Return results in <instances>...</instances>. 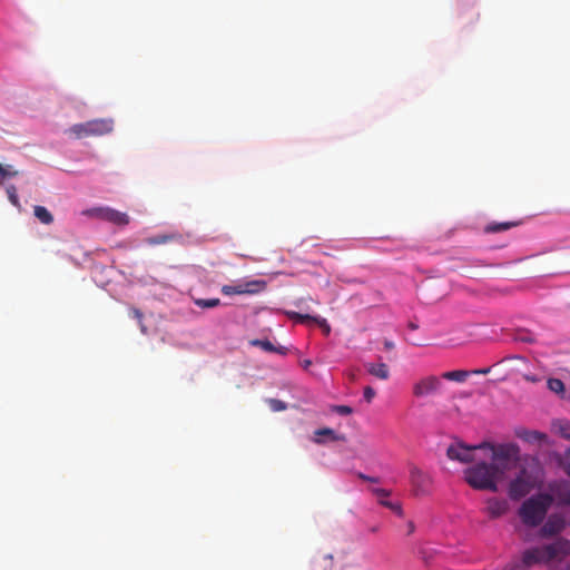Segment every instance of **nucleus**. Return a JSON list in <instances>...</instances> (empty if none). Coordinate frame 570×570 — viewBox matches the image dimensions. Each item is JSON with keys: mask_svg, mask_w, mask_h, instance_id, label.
Listing matches in <instances>:
<instances>
[{"mask_svg": "<svg viewBox=\"0 0 570 570\" xmlns=\"http://www.w3.org/2000/svg\"><path fill=\"white\" fill-rule=\"evenodd\" d=\"M474 446H468L463 443L452 444L446 450L448 458L461 463H471L475 461L474 451L476 449Z\"/></svg>", "mask_w": 570, "mask_h": 570, "instance_id": "8", "label": "nucleus"}, {"mask_svg": "<svg viewBox=\"0 0 570 570\" xmlns=\"http://www.w3.org/2000/svg\"><path fill=\"white\" fill-rule=\"evenodd\" d=\"M520 340L523 341V342H529L530 341V338L528 336L521 337Z\"/></svg>", "mask_w": 570, "mask_h": 570, "instance_id": "41", "label": "nucleus"}, {"mask_svg": "<svg viewBox=\"0 0 570 570\" xmlns=\"http://www.w3.org/2000/svg\"><path fill=\"white\" fill-rule=\"evenodd\" d=\"M303 367L306 370L311 365H312V362L309 360H305L303 363H302Z\"/></svg>", "mask_w": 570, "mask_h": 570, "instance_id": "39", "label": "nucleus"}, {"mask_svg": "<svg viewBox=\"0 0 570 570\" xmlns=\"http://www.w3.org/2000/svg\"><path fill=\"white\" fill-rule=\"evenodd\" d=\"M249 343L253 346L261 347L265 352L272 353L275 350V345H273V343L268 340L255 338V340H252Z\"/></svg>", "mask_w": 570, "mask_h": 570, "instance_id": "26", "label": "nucleus"}, {"mask_svg": "<svg viewBox=\"0 0 570 570\" xmlns=\"http://www.w3.org/2000/svg\"><path fill=\"white\" fill-rule=\"evenodd\" d=\"M145 242L150 246L164 245L174 242L180 243L183 242V236L179 233L158 234L146 238Z\"/></svg>", "mask_w": 570, "mask_h": 570, "instance_id": "15", "label": "nucleus"}, {"mask_svg": "<svg viewBox=\"0 0 570 570\" xmlns=\"http://www.w3.org/2000/svg\"><path fill=\"white\" fill-rule=\"evenodd\" d=\"M365 367L371 375L380 380L385 381L390 377V370L385 363H366Z\"/></svg>", "mask_w": 570, "mask_h": 570, "instance_id": "16", "label": "nucleus"}, {"mask_svg": "<svg viewBox=\"0 0 570 570\" xmlns=\"http://www.w3.org/2000/svg\"><path fill=\"white\" fill-rule=\"evenodd\" d=\"M285 313L288 318H291L294 322L299 323V324L314 323V321L316 320V316H312L309 314H301V313L293 312V311H287Z\"/></svg>", "mask_w": 570, "mask_h": 570, "instance_id": "21", "label": "nucleus"}, {"mask_svg": "<svg viewBox=\"0 0 570 570\" xmlns=\"http://www.w3.org/2000/svg\"><path fill=\"white\" fill-rule=\"evenodd\" d=\"M509 510V504L504 499L491 498L487 501L485 512L491 519H498L504 515Z\"/></svg>", "mask_w": 570, "mask_h": 570, "instance_id": "11", "label": "nucleus"}, {"mask_svg": "<svg viewBox=\"0 0 570 570\" xmlns=\"http://www.w3.org/2000/svg\"><path fill=\"white\" fill-rule=\"evenodd\" d=\"M104 208L105 207L89 208V209L83 210L82 214L86 216H89V217H95V218L101 219V216H102L101 212H104Z\"/></svg>", "mask_w": 570, "mask_h": 570, "instance_id": "28", "label": "nucleus"}, {"mask_svg": "<svg viewBox=\"0 0 570 570\" xmlns=\"http://www.w3.org/2000/svg\"><path fill=\"white\" fill-rule=\"evenodd\" d=\"M375 395H376V392L373 387H371V386L364 387L363 397L367 403H371L372 400L375 397Z\"/></svg>", "mask_w": 570, "mask_h": 570, "instance_id": "30", "label": "nucleus"}, {"mask_svg": "<svg viewBox=\"0 0 570 570\" xmlns=\"http://www.w3.org/2000/svg\"><path fill=\"white\" fill-rule=\"evenodd\" d=\"M357 476L363 480V481H367V482H373V483H377L379 482V479L377 478H373V476H368L364 473H357Z\"/></svg>", "mask_w": 570, "mask_h": 570, "instance_id": "33", "label": "nucleus"}, {"mask_svg": "<svg viewBox=\"0 0 570 570\" xmlns=\"http://www.w3.org/2000/svg\"><path fill=\"white\" fill-rule=\"evenodd\" d=\"M314 323H316L320 327H322L326 335L330 334L331 327L325 318L316 316V320L314 321Z\"/></svg>", "mask_w": 570, "mask_h": 570, "instance_id": "32", "label": "nucleus"}, {"mask_svg": "<svg viewBox=\"0 0 570 570\" xmlns=\"http://www.w3.org/2000/svg\"><path fill=\"white\" fill-rule=\"evenodd\" d=\"M325 560H328L331 563L333 562V556L331 553L324 556Z\"/></svg>", "mask_w": 570, "mask_h": 570, "instance_id": "40", "label": "nucleus"}, {"mask_svg": "<svg viewBox=\"0 0 570 570\" xmlns=\"http://www.w3.org/2000/svg\"><path fill=\"white\" fill-rule=\"evenodd\" d=\"M196 306L200 308H214L220 305L219 298H194Z\"/></svg>", "mask_w": 570, "mask_h": 570, "instance_id": "23", "label": "nucleus"}, {"mask_svg": "<svg viewBox=\"0 0 570 570\" xmlns=\"http://www.w3.org/2000/svg\"><path fill=\"white\" fill-rule=\"evenodd\" d=\"M515 435L531 444H541L548 441V435L537 430L519 429L515 431Z\"/></svg>", "mask_w": 570, "mask_h": 570, "instance_id": "13", "label": "nucleus"}, {"mask_svg": "<svg viewBox=\"0 0 570 570\" xmlns=\"http://www.w3.org/2000/svg\"><path fill=\"white\" fill-rule=\"evenodd\" d=\"M489 371H490L489 368H481V370L473 371V373H475V374H488Z\"/></svg>", "mask_w": 570, "mask_h": 570, "instance_id": "38", "label": "nucleus"}, {"mask_svg": "<svg viewBox=\"0 0 570 570\" xmlns=\"http://www.w3.org/2000/svg\"><path fill=\"white\" fill-rule=\"evenodd\" d=\"M553 429L560 436L570 441V422L566 420H559L553 423Z\"/></svg>", "mask_w": 570, "mask_h": 570, "instance_id": "22", "label": "nucleus"}, {"mask_svg": "<svg viewBox=\"0 0 570 570\" xmlns=\"http://www.w3.org/2000/svg\"><path fill=\"white\" fill-rule=\"evenodd\" d=\"M333 411L341 415H350L353 413V409L348 405H335Z\"/></svg>", "mask_w": 570, "mask_h": 570, "instance_id": "31", "label": "nucleus"}, {"mask_svg": "<svg viewBox=\"0 0 570 570\" xmlns=\"http://www.w3.org/2000/svg\"><path fill=\"white\" fill-rule=\"evenodd\" d=\"M266 282L263 279H253L236 285H223L222 293L226 296L242 295V294H257L264 291Z\"/></svg>", "mask_w": 570, "mask_h": 570, "instance_id": "6", "label": "nucleus"}, {"mask_svg": "<svg viewBox=\"0 0 570 570\" xmlns=\"http://www.w3.org/2000/svg\"><path fill=\"white\" fill-rule=\"evenodd\" d=\"M549 492L539 493L523 501L519 509V517L523 524L535 528L542 523L552 503L558 502L557 495L550 490Z\"/></svg>", "mask_w": 570, "mask_h": 570, "instance_id": "4", "label": "nucleus"}, {"mask_svg": "<svg viewBox=\"0 0 570 570\" xmlns=\"http://www.w3.org/2000/svg\"><path fill=\"white\" fill-rule=\"evenodd\" d=\"M322 436L328 438L331 441H345L344 435L336 434L334 430L330 428H322L314 432L313 442L317 444L324 443Z\"/></svg>", "mask_w": 570, "mask_h": 570, "instance_id": "17", "label": "nucleus"}, {"mask_svg": "<svg viewBox=\"0 0 570 570\" xmlns=\"http://www.w3.org/2000/svg\"><path fill=\"white\" fill-rule=\"evenodd\" d=\"M415 531V525L412 521L407 522V534H412Z\"/></svg>", "mask_w": 570, "mask_h": 570, "instance_id": "36", "label": "nucleus"}, {"mask_svg": "<svg viewBox=\"0 0 570 570\" xmlns=\"http://www.w3.org/2000/svg\"><path fill=\"white\" fill-rule=\"evenodd\" d=\"M515 466H519V472L511 480L508 493L512 500H520L542 483L543 469L539 460L533 456L520 458L513 468Z\"/></svg>", "mask_w": 570, "mask_h": 570, "instance_id": "3", "label": "nucleus"}, {"mask_svg": "<svg viewBox=\"0 0 570 570\" xmlns=\"http://www.w3.org/2000/svg\"><path fill=\"white\" fill-rule=\"evenodd\" d=\"M268 402H269L273 411L277 412V411H283L286 409V404L281 400L271 399V400H268Z\"/></svg>", "mask_w": 570, "mask_h": 570, "instance_id": "29", "label": "nucleus"}, {"mask_svg": "<svg viewBox=\"0 0 570 570\" xmlns=\"http://www.w3.org/2000/svg\"><path fill=\"white\" fill-rule=\"evenodd\" d=\"M288 352V348L285 347V346H275V350L273 353H277V354H281V355H286Z\"/></svg>", "mask_w": 570, "mask_h": 570, "instance_id": "34", "label": "nucleus"}, {"mask_svg": "<svg viewBox=\"0 0 570 570\" xmlns=\"http://www.w3.org/2000/svg\"><path fill=\"white\" fill-rule=\"evenodd\" d=\"M567 556H570V541L559 538L550 544L524 550L520 559L512 560L503 570H529L533 566L547 564Z\"/></svg>", "mask_w": 570, "mask_h": 570, "instance_id": "2", "label": "nucleus"}, {"mask_svg": "<svg viewBox=\"0 0 570 570\" xmlns=\"http://www.w3.org/2000/svg\"><path fill=\"white\" fill-rule=\"evenodd\" d=\"M410 482L413 487L415 495H425L430 493L432 479L431 476L416 466L410 470Z\"/></svg>", "mask_w": 570, "mask_h": 570, "instance_id": "7", "label": "nucleus"}, {"mask_svg": "<svg viewBox=\"0 0 570 570\" xmlns=\"http://www.w3.org/2000/svg\"><path fill=\"white\" fill-rule=\"evenodd\" d=\"M518 225H519L518 222L490 223V224H488L484 227V232L488 233V234H490V233H500V232L508 230V229H510L512 227H515Z\"/></svg>", "mask_w": 570, "mask_h": 570, "instance_id": "18", "label": "nucleus"}, {"mask_svg": "<svg viewBox=\"0 0 570 570\" xmlns=\"http://www.w3.org/2000/svg\"><path fill=\"white\" fill-rule=\"evenodd\" d=\"M410 328H411V330H416L417 327H416V325H415V324H412V323H411V324H410Z\"/></svg>", "mask_w": 570, "mask_h": 570, "instance_id": "42", "label": "nucleus"}, {"mask_svg": "<svg viewBox=\"0 0 570 570\" xmlns=\"http://www.w3.org/2000/svg\"><path fill=\"white\" fill-rule=\"evenodd\" d=\"M563 528L564 521L557 515H551L542 525L540 533L542 537H552L560 533Z\"/></svg>", "mask_w": 570, "mask_h": 570, "instance_id": "14", "label": "nucleus"}, {"mask_svg": "<svg viewBox=\"0 0 570 570\" xmlns=\"http://www.w3.org/2000/svg\"><path fill=\"white\" fill-rule=\"evenodd\" d=\"M564 570H570V562L567 564Z\"/></svg>", "mask_w": 570, "mask_h": 570, "instance_id": "43", "label": "nucleus"}, {"mask_svg": "<svg viewBox=\"0 0 570 570\" xmlns=\"http://www.w3.org/2000/svg\"><path fill=\"white\" fill-rule=\"evenodd\" d=\"M18 174V170L13 169L11 165L3 166L0 164V185H2L7 178L14 177Z\"/></svg>", "mask_w": 570, "mask_h": 570, "instance_id": "24", "label": "nucleus"}, {"mask_svg": "<svg viewBox=\"0 0 570 570\" xmlns=\"http://www.w3.org/2000/svg\"><path fill=\"white\" fill-rule=\"evenodd\" d=\"M547 384L549 390L557 394H561L566 390L564 383L560 379H549Z\"/></svg>", "mask_w": 570, "mask_h": 570, "instance_id": "25", "label": "nucleus"}, {"mask_svg": "<svg viewBox=\"0 0 570 570\" xmlns=\"http://www.w3.org/2000/svg\"><path fill=\"white\" fill-rule=\"evenodd\" d=\"M33 214L45 225H50L53 222L52 214L43 206H35Z\"/></svg>", "mask_w": 570, "mask_h": 570, "instance_id": "19", "label": "nucleus"}, {"mask_svg": "<svg viewBox=\"0 0 570 570\" xmlns=\"http://www.w3.org/2000/svg\"><path fill=\"white\" fill-rule=\"evenodd\" d=\"M469 375H470L469 371L456 370V371L444 372L442 374V377L445 380H449V381L462 383L469 377Z\"/></svg>", "mask_w": 570, "mask_h": 570, "instance_id": "20", "label": "nucleus"}, {"mask_svg": "<svg viewBox=\"0 0 570 570\" xmlns=\"http://www.w3.org/2000/svg\"><path fill=\"white\" fill-rule=\"evenodd\" d=\"M441 386V380L438 376L430 375L421 379L413 385V394L416 397H423L438 392Z\"/></svg>", "mask_w": 570, "mask_h": 570, "instance_id": "9", "label": "nucleus"}, {"mask_svg": "<svg viewBox=\"0 0 570 570\" xmlns=\"http://www.w3.org/2000/svg\"><path fill=\"white\" fill-rule=\"evenodd\" d=\"M132 314H134V317H135V318H137L139 322H141V320H142V313H141L139 309L134 308V309H132Z\"/></svg>", "mask_w": 570, "mask_h": 570, "instance_id": "35", "label": "nucleus"}, {"mask_svg": "<svg viewBox=\"0 0 570 570\" xmlns=\"http://www.w3.org/2000/svg\"><path fill=\"white\" fill-rule=\"evenodd\" d=\"M101 220L111 223L117 226H126L129 224L130 219L129 216L126 213L118 212L110 207H105Z\"/></svg>", "mask_w": 570, "mask_h": 570, "instance_id": "12", "label": "nucleus"}, {"mask_svg": "<svg viewBox=\"0 0 570 570\" xmlns=\"http://www.w3.org/2000/svg\"><path fill=\"white\" fill-rule=\"evenodd\" d=\"M384 347L386 350H393L395 347L394 343L392 341L385 340L384 341Z\"/></svg>", "mask_w": 570, "mask_h": 570, "instance_id": "37", "label": "nucleus"}, {"mask_svg": "<svg viewBox=\"0 0 570 570\" xmlns=\"http://www.w3.org/2000/svg\"><path fill=\"white\" fill-rule=\"evenodd\" d=\"M6 191H7V195H8V198L10 200V203L16 206V207H19L20 206V203H19V197H18V191H17V188L14 185H9L7 188H6Z\"/></svg>", "mask_w": 570, "mask_h": 570, "instance_id": "27", "label": "nucleus"}, {"mask_svg": "<svg viewBox=\"0 0 570 570\" xmlns=\"http://www.w3.org/2000/svg\"><path fill=\"white\" fill-rule=\"evenodd\" d=\"M372 493L377 497L379 503L381 505L390 509L391 511H393L394 513H396L400 517L403 515V510H402L401 503L387 500V498L391 495L390 490L382 489V488H374V489H372Z\"/></svg>", "mask_w": 570, "mask_h": 570, "instance_id": "10", "label": "nucleus"}, {"mask_svg": "<svg viewBox=\"0 0 570 570\" xmlns=\"http://www.w3.org/2000/svg\"><path fill=\"white\" fill-rule=\"evenodd\" d=\"M112 129L114 120L111 118H100L76 124L68 129V132L75 138L81 139L92 136H102L111 132Z\"/></svg>", "mask_w": 570, "mask_h": 570, "instance_id": "5", "label": "nucleus"}, {"mask_svg": "<svg viewBox=\"0 0 570 570\" xmlns=\"http://www.w3.org/2000/svg\"><path fill=\"white\" fill-rule=\"evenodd\" d=\"M474 449H487L491 452V463L480 461L464 470L465 482L474 490L498 491V482L513 469L520 460V448L515 443L493 444L482 442Z\"/></svg>", "mask_w": 570, "mask_h": 570, "instance_id": "1", "label": "nucleus"}]
</instances>
